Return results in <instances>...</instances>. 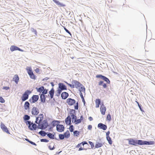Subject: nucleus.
<instances>
[{
  "mask_svg": "<svg viewBox=\"0 0 155 155\" xmlns=\"http://www.w3.org/2000/svg\"><path fill=\"white\" fill-rule=\"evenodd\" d=\"M73 123L75 124H78L81 122V120L77 119V116L75 111L71 109L68 114L67 117L65 118V121L67 125H70L71 124V120Z\"/></svg>",
  "mask_w": 155,
  "mask_h": 155,
  "instance_id": "obj_1",
  "label": "nucleus"
},
{
  "mask_svg": "<svg viewBox=\"0 0 155 155\" xmlns=\"http://www.w3.org/2000/svg\"><path fill=\"white\" fill-rule=\"evenodd\" d=\"M72 84L67 83V84L68 86L71 88H76L77 89L81 87L82 84L78 81L76 80H73L71 82Z\"/></svg>",
  "mask_w": 155,
  "mask_h": 155,
  "instance_id": "obj_2",
  "label": "nucleus"
},
{
  "mask_svg": "<svg viewBox=\"0 0 155 155\" xmlns=\"http://www.w3.org/2000/svg\"><path fill=\"white\" fill-rule=\"evenodd\" d=\"M31 91L29 90L26 91L23 94L22 97H21V100L22 101H24L28 98L29 95L31 93Z\"/></svg>",
  "mask_w": 155,
  "mask_h": 155,
  "instance_id": "obj_3",
  "label": "nucleus"
},
{
  "mask_svg": "<svg viewBox=\"0 0 155 155\" xmlns=\"http://www.w3.org/2000/svg\"><path fill=\"white\" fill-rule=\"evenodd\" d=\"M26 70L27 71V72L29 75L30 78L32 79H35V77L33 72L31 68L27 67L26 68Z\"/></svg>",
  "mask_w": 155,
  "mask_h": 155,
  "instance_id": "obj_4",
  "label": "nucleus"
},
{
  "mask_svg": "<svg viewBox=\"0 0 155 155\" xmlns=\"http://www.w3.org/2000/svg\"><path fill=\"white\" fill-rule=\"evenodd\" d=\"M38 124V127L41 129H45L48 126V123L45 121L40 123V124Z\"/></svg>",
  "mask_w": 155,
  "mask_h": 155,
  "instance_id": "obj_5",
  "label": "nucleus"
},
{
  "mask_svg": "<svg viewBox=\"0 0 155 155\" xmlns=\"http://www.w3.org/2000/svg\"><path fill=\"white\" fill-rule=\"evenodd\" d=\"M39 112V109L37 107H33L31 110V113L32 115L36 116Z\"/></svg>",
  "mask_w": 155,
  "mask_h": 155,
  "instance_id": "obj_6",
  "label": "nucleus"
},
{
  "mask_svg": "<svg viewBox=\"0 0 155 155\" xmlns=\"http://www.w3.org/2000/svg\"><path fill=\"white\" fill-rule=\"evenodd\" d=\"M96 77L97 78H100L106 82L108 84H110V81L106 77L101 74H98L96 75Z\"/></svg>",
  "mask_w": 155,
  "mask_h": 155,
  "instance_id": "obj_7",
  "label": "nucleus"
},
{
  "mask_svg": "<svg viewBox=\"0 0 155 155\" xmlns=\"http://www.w3.org/2000/svg\"><path fill=\"white\" fill-rule=\"evenodd\" d=\"M39 98V96L38 95H33L29 100V101L31 103H35L37 102Z\"/></svg>",
  "mask_w": 155,
  "mask_h": 155,
  "instance_id": "obj_8",
  "label": "nucleus"
},
{
  "mask_svg": "<svg viewBox=\"0 0 155 155\" xmlns=\"http://www.w3.org/2000/svg\"><path fill=\"white\" fill-rule=\"evenodd\" d=\"M44 115L42 114H40L39 116L36 118L35 123L37 124H40V123L41 122L43 119Z\"/></svg>",
  "mask_w": 155,
  "mask_h": 155,
  "instance_id": "obj_9",
  "label": "nucleus"
},
{
  "mask_svg": "<svg viewBox=\"0 0 155 155\" xmlns=\"http://www.w3.org/2000/svg\"><path fill=\"white\" fill-rule=\"evenodd\" d=\"M128 142V143L129 145H133L134 146H137V140L134 139H129L127 140Z\"/></svg>",
  "mask_w": 155,
  "mask_h": 155,
  "instance_id": "obj_10",
  "label": "nucleus"
},
{
  "mask_svg": "<svg viewBox=\"0 0 155 155\" xmlns=\"http://www.w3.org/2000/svg\"><path fill=\"white\" fill-rule=\"evenodd\" d=\"M10 49L11 51L12 52L16 50H18L21 52L24 51L23 50L20 49L17 46L15 45L11 46L10 47Z\"/></svg>",
  "mask_w": 155,
  "mask_h": 155,
  "instance_id": "obj_11",
  "label": "nucleus"
},
{
  "mask_svg": "<svg viewBox=\"0 0 155 155\" xmlns=\"http://www.w3.org/2000/svg\"><path fill=\"white\" fill-rule=\"evenodd\" d=\"M57 130L59 132H61L64 131V127L62 125L58 124L57 125Z\"/></svg>",
  "mask_w": 155,
  "mask_h": 155,
  "instance_id": "obj_12",
  "label": "nucleus"
},
{
  "mask_svg": "<svg viewBox=\"0 0 155 155\" xmlns=\"http://www.w3.org/2000/svg\"><path fill=\"white\" fill-rule=\"evenodd\" d=\"M79 91H80V96L82 100V101L83 102H85L83 96L82 92L84 93H85V89L84 87H81V89L79 90Z\"/></svg>",
  "mask_w": 155,
  "mask_h": 155,
  "instance_id": "obj_13",
  "label": "nucleus"
},
{
  "mask_svg": "<svg viewBox=\"0 0 155 155\" xmlns=\"http://www.w3.org/2000/svg\"><path fill=\"white\" fill-rule=\"evenodd\" d=\"M75 101L71 98H68L67 100V102L68 104L70 105H72L75 103Z\"/></svg>",
  "mask_w": 155,
  "mask_h": 155,
  "instance_id": "obj_14",
  "label": "nucleus"
},
{
  "mask_svg": "<svg viewBox=\"0 0 155 155\" xmlns=\"http://www.w3.org/2000/svg\"><path fill=\"white\" fill-rule=\"evenodd\" d=\"M1 127L3 131L6 132L7 134H10L7 127L2 123H1Z\"/></svg>",
  "mask_w": 155,
  "mask_h": 155,
  "instance_id": "obj_15",
  "label": "nucleus"
},
{
  "mask_svg": "<svg viewBox=\"0 0 155 155\" xmlns=\"http://www.w3.org/2000/svg\"><path fill=\"white\" fill-rule=\"evenodd\" d=\"M31 125H29L28 126V128L31 130H35L37 128V125L35 124L31 123Z\"/></svg>",
  "mask_w": 155,
  "mask_h": 155,
  "instance_id": "obj_16",
  "label": "nucleus"
},
{
  "mask_svg": "<svg viewBox=\"0 0 155 155\" xmlns=\"http://www.w3.org/2000/svg\"><path fill=\"white\" fill-rule=\"evenodd\" d=\"M106 110V107L103 104L101 105L100 107V111L102 114H105Z\"/></svg>",
  "mask_w": 155,
  "mask_h": 155,
  "instance_id": "obj_17",
  "label": "nucleus"
},
{
  "mask_svg": "<svg viewBox=\"0 0 155 155\" xmlns=\"http://www.w3.org/2000/svg\"><path fill=\"white\" fill-rule=\"evenodd\" d=\"M98 127H100L101 129H102L104 130H105L107 128V126L106 125L101 123L98 124Z\"/></svg>",
  "mask_w": 155,
  "mask_h": 155,
  "instance_id": "obj_18",
  "label": "nucleus"
},
{
  "mask_svg": "<svg viewBox=\"0 0 155 155\" xmlns=\"http://www.w3.org/2000/svg\"><path fill=\"white\" fill-rule=\"evenodd\" d=\"M68 93L65 92H63L61 94V97L63 99H66L68 96Z\"/></svg>",
  "mask_w": 155,
  "mask_h": 155,
  "instance_id": "obj_19",
  "label": "nucleus"
},
{
  "mask_svg": "<svg viewBox=\"0 0 155 155\" xmlns=\"http://www.w3.org/2000/svg\"><path fill=\"white\" fill-rule=\"evenodd\" d=\"M13 80L16 84H17L19 80V77L18 75L17 74L15 75L13 78Z\"/></svg>",
  "mask_w": 155,
  "mask_h": 155,
  "instance_id": "obj_20",
  "label": "nucleus"
},
{
  "mask_svg": "<svg viewBox=\"0 0 155 155\" xmlns=\"http://www.w3.org/2000/svg\"><path fill=\"white\" fill-rule=\"evenodd\" d=\"M58 86L59 88L62 90L67 89L66 87L63 83H59L58 84Z\"/></svg>",
  "mask_w": 155,
  "mask_h": 155,
  "instance_id": "obj_21",
  "label": "nucleus"
},
{
  "mask_svg": "<svg viewBox=\"0 0 155 155\" xmlns=\"http://www.w3.org/2000/svg\"><path fill=\"white\" fill-rule=\"evenodd\" d=\"M30 104L28 101H26L24 104V108L25 110H27L29 109Z\"/></svg>",
  "mask_w": 155,
  "mask_h": 155,
  "instance_id": "obj_22",
  "label": "nucleus"
},
{
  "mask_svg": "<svg viewBox=\"0 0 155 155\" xmlns=\"http://www.w3.org/2000/svg\"><path fill=\"white\" fill-rule=\"evenodd\" d=\"M53 1L56 3L58 5L61 7H64L65 5L60 2L56 0H53Z\"/></svg>",
  "mask_w": 155,
  "mask_h": 155,
  "instance_id": "obj_23",
  "label": "nucleus"
},
{
  "mask_svg": "<svg viewBox=\"0 0 155 155\" xmlns=\"http://www.w3.org/2000/svg\"><path fill=\"white\" fill-rule=\"evenodd\" d=\"M101 103V100L100 99H96L95 100L96 107L98 108L99 107V105Z\"/></svg>",
  "mask_w": 155,
  "mask_h": 155,
  "instance_id": "obj_24",
  "label": "nucleus"
},
{
  "mask_svg": "<svg viewBox=\"0 0 155 155\" xmlns=\"http://www.w3.org/2000/svg\"><path fill=\"white\" fill-rule=\"evenodd\" d=\"M145 141L141 140H137V145H145Z\"/></svg>",
  "mask_w": 155,
  "mask_h": 155,
  "instance_id": "obj_25",
  "label": "nucleus"
},
{
  "mask_svg": "<svg viewBox=\"0 0 155 155\" xmlns=\"http://www.w3.org/2000/svg\"><path fill=\"white\" fill-rule=\"evenodd\" d=\"M59 123L60 121H59L54 120L52 122L51 124L53 126L55 127V126H57V125H58V124Z\"/></svg>",
  "mask_w": 155,
  "mask_h": 155,
  "instance_id": "obj_26",
  "label": "nucleus"
},
{
  "mask_svg": "<svg viewBox=\"0 0 155 155\" xmlns=\"http://www.w3.org/2000/svg\"><path fill=\"white\" fill-rule=\"evenodd\" d=\"M98 85L99 86L101 85H103V87L104 88H106L107 87L106 84L104 83V82L102 81H100L98 83Z\"/></svg>",
  "mask_w": 155,
  "mask_h": 155,
  "instance_id": "obj_27",
  "label": "nucleus"
},
{
  "mask_svg": "<svg viewBox=\"0 0 155 155\" xmlns=\"http://www.w3.org/2000/svg\"><path fill=\"white\" fill-rule=\"evenodd\" d=\"M81 144H82V143H79L76 146V148H79L80 147L78 151H81V150H86V149L81 147Z\"/></svg>",
  "mask_w": 155,
  "mask_h": 155,
  "instance_id": "obj_28",
  "label": "nucleus"
},
{
  "mask_svg": "<svg viewBox=\"0 0 155 155\" xmlns=\"http://www.w3.org/2000/svg\"><path fill=\"white\" fill-rule=\"evenodd\" d=\"M49 93L50 95L51 98H53L54 94V91L53 88L51 89V90L49 91Z\"/></svg>",
  "mask_w": 155,
  "mask_h": 155,
  "instance_id": "obj_29",
  "label": "nucleus"
},
{
  "mask_svg": "<svg viewBox=\"0 0 155 155\" xmlns=\"http://www.w3.org/2000/svg\"><path fill=\"white\" fill-rule=\"evenodd\" d=\"M64 135L65 137L68 138L70 136V134L68 130H67L64 133Z\"/></svg>",
  "mask_w": 155,
  "mask_h": 155,
  "instance_id": "obj_30",
  "label": "nucleus"
},
{
  "mask_svg": "<svg viewBox=\"0 0 155 155\" xmlns=\"http://www.w3.org/2000/svg\"><path fill=\"white\" fill-rule=\"evenodd\" d=\"M40 98L42 102H44L45 101V95L41 94L40 95Z\"/></svg>",
  "mask_w": 155,
  "mask_h": 155,
  "instance_id": "obj_31",
  "label": "nucleus"
},
{
  "mask_svg": "<svg viewBox=\"0 0 155 155\" xmlns=\"http://www.w3.org/2000/svg\"><path fill=\"white\" fill-rule=\"evenodd\" d=\"M154 143V141H145V145H153Z\"/></svg>",
  "mask_w": 155,
  "mask_h": 155,
  "instance_id": "obj_32",
  "label": "nucleus"
},
{
  "mask_svg": "<svg viewBox=\"0 0 155 155\" xmlns=\"http://www.w3.org/2000/svg\"><path fill=\"white\" fill-rule=\"evenodd\" d=\"M47 136L50 139H54V135L52 134L49 133L47 134Z\"/></svg>",
  "mask_w": 155,
  "mask_h": 155,
  "instance_id": "obj_33",
  "label": "nucleus"
},
{
  "mask_svg": "<svg viewBox=\"0 0 155 155\" xmlns=\"http://www.w3.org/2000/svg\"><path fill=\"white\" fill-rule=\"evenodd\" d=\"M74 136L78 137L80 134V132L78 131L75 130L74 131Z\"/></svg>",
  "mask_w": 155,
  "mask_h": 155,
  "instance_id": "obj_34",
  "label": "nucleus"
},
{
  "mask_svg": "<svg viewBox=\"0 0 155 155\" xmlns=\"http://www.w3.org/2000/svg\"><path fill=\"white\" fill-rule=\"evenodd\" d=\"M102 143H97L96 144L95 147L96 148H98L102 147Z\"/></svg>",
  "mask_w": 155,
  "mask_h": 155,
  "instance_id": "obj_35",
  "label": "nucleus"
},
{
  "mask_svg": "<svg viewBox=\"0 0 155 155\" xmlns=\"http://www.w3.org/2000/svg\"><path fill=\"white\" fill-rule=\"evenodd\" d=\"M107 139L109 144H111L112 143V141L110 137L109 136L107 137Z\"/></svg>",
  "mask_w": 155,
  "mask_h": 155,
  "instance_id": "obj_36",
  "label": "nucleus"
},
{
  "mask_svg": "<svg viewBox=\"0 0 155 155\" xmlns=\"http://www.w3.org/2000/svg\"><path fill=\"white\" fill-rule=\"evenodd\" d=\"M44 89V86H41L37 89V91L38 92L41 93L42 92Z\"/></svg>",
  "mask_w": 155,
  "mask_h": 155,
  "instance_id": "obj_37",
  "label": "nucleus"
},
{
  "mask_svg": "<svg viewBox=\"0 0 155 155\" xmlns=\"http://www.w3.org/2000/svg\"><path fill=\"white\" fill-rule=\"evenodd\" d=\"M39 134L43 136H45L46 134V133L43 130H41L39 132Z\"/></svg>",
  "mask_w": 155,
  "mask_h": 155,
  "instance_id": "obj_38",
  "label": "nucleus"
},
{
  "mask_svg": "<svg viewBox=\"0 0 155 155\" xmlns=\"http://www.w3.org/2000/svg\"><path fill=\"white\" fill-rule=\"evenodd\" d=\"M107 120L110 121L111 120V115L110 114H108L106 117Z\"/></svg>",
  "mask_w": 155,
  "mask_h": 155,
  "instance_id": "obj_39",
  "label": "nucleus"
},
{
  "mask_svg": "<svg viewBox=\"0 0 155 155\" xmlns=\"http://www.w3.org/2000/svg\"><path fill=\"white\" fill-rule=\"evenodd\" d=\"M30 117L28 115H25L24 117V119L25 120H27L30 119Z\"/></svg>",
  "mask_w": 155,
  "mask_h": 155,
  "instance_id": "obj_40",
  "label": "nucleus"
},
{
  "mask_svg": "<svg viewBox=\"0 0 155 155\" xmlns=\"http://www.w3.org/2000/svg\"><path fill=\"white\" fill-rule=\"evenodd\" d=\"M59 138L61 140L64 139L65 137L64 134H60L59 135Z\"/></svg>",
  "mask_w": 155,
  "mask_h": 155,
  "instance_id": "obj_41",
  "label": "nucleus"
},
{
  "mask_svg": "<svg viewBox=\"0 0 155 155\" xmlns=\"http://www.w3.org/2000/svg\"><path fill=\"white\" fill-rule=\"evenodd\" d=\"M69 130L71 132H73L74 130V126L72 125L70 126L69 128Z\"/></svg>",
  "mask_w": 155,
  "mask_h": 155,
  "instance_id": "obj_42",
  "label": "nucleus"
},
{
  "mask_svg": "<svg viewBox=\"0 0 155 155\" xmlns=\"http://www.w3.org/2000/svg\"><path fill=\"white\" fill-rule=\"evenodd\" d=\"M48 91V90H47L44 89L42 92V94H43L44 95L46 94L47 93Z\"/></svg>",
  "mask_w": 155,
  "mask_h": 155,
  "instance_id": "obj_43",
  "label": "nucleus"
},
{
  "mask_svg": "<svg viewBox=\"0 0 155 155\" xmlns=\"http://www.w3.org/2000/svg\"><path fill=\"white\" fill-rule=\"evenodd\" d=\"M0 102L1 103H4L5 102L4 99L2 97H0Z\"/></svg>",
  "mask_w": 155,
  "mask_h": 155,
  "instance_id": "obj_44",
  "label": "nucleus"
},
{
  "mask_svg": "<svg viewBox=\"0 0 155 155\" xmlns=\"http://www.w3.org/2000/svg\"><path fill=\"white\" fill-rule=\"evenodd\" d=\"M41 142H48L49 141V140L46 139H41Z\"/></svg>",
  "mask_w": 155,
  "mask_h": 155,
  "instance_id": "obj_45",
  "label": "nucleus"
},
{
  "mask_svg": "<svg viewBox=\"0 0 155 155\" xmlns=\"http://www.w3.org/2000/svg\"><path fill=\"white\" fill-rule=\"evenodd\" d=\"M62 90H61V89H60L59 88L57 90V92H58V95H60V94L61 93V91Z\"/></svg>",
  "mask_w": 155,
  "mask_h": 155,
  "instance_id": "obj_46",
  "label": "nucleus"
},
{
  "mask_svg": "<svg viewBox=\"0 0 155 155\" xmlns=\"http://www.w3.org/2000/svg\"><path fill=\"white\" fill-rule=\"evenodd\" d=\"M137 103L138 105V106H139V108H140V110L141 111H143V110L142 109V108H141V106L139 104V103L137 101H135Z\"/></svg>",
  "mask_w": 155,
  "mask_h": 155,
  "instance_id": "obj_47",
  "label": "nucleus"
},
{
  "mask_svg": "<svg viewBox=\"0 0 155 155\" xmlns=\"http://www.w3.org/2000/svg\"><path fill=\"white\" fill-rule=\"evenodd\" d=\"M89 143H90V144L91 145V148H93L94 147V145L93 144V143L91 141H89Z\"/></svg>",
  "mask_w": 155,
  "mask_h": 155,
  "instance_id": "obj_48",
  "label": "nucleus"
},
{
  "mask_svg": "<svg viewBox=\"0 0 155 155\" xmlns=\"http://www.w3.org/2000/svg\"><path fill=\"white\" fill-rule=\"evenodd\" d=\"M31 123L30 121H27L26 122V124L28 125V126L29 125H31Z\"/></svg>",
  "mask_w": 155,
  "mask_h": 155,
  "instance_id": "obj_49",
  "label": "nucleus"
},
{
  "mask_svg": "<svg viewBox=\"0 0 155 155\" xmlns=\"http://www.w3.org/2000/svg\"><path fill=\"white\" fill-rule=\"evenodd\" d=\"M3 89L7 90L9 89V87H4L3 88Z\"/></svg>",
  "mask_w": 155,
  "mask_h": 155,
  "instance_id": "obj_50",
  "label": "nucleus"
},
{
  "mask_svg": "<svg viewBox=\"0 0 155 155\" xmlns=\"http://www.w3.org/2000/svg\"><path fill=\"white\" fill-rule=\"evenodd\" d=\"M76 104V105L74 106V108L76 110H78V102Z\"/></svg>",
  "mask_w": 155,
  "mask_h": 155,
  "instance_id": "obj_51",
  "label": "nucleus"
},
{
  "mask_svg": "<svg viewBox=\"0 0 155 155\" xmlns=\"http://www.w3.org/2000/svg\"><path fill=\"white\" fill-rule=\"evenodd\" d=\"M81 143L82 144L83 146H84V144H87V142H86V141H83V142H82Z\"/></svg>",
  "mask_w": 155,
  "mask_h": 155,
  "instance_id": "obj_52",
  "label": "nucleus"
},
{
  "mask_svg": "<svg viewBox=\"0 0 155 155\" xmlns=\"http://www.w3.org/2000/svg\"><path fill=\"white\" fill-rule=\"evenodd\" d=\"M35 71L36 73H38L39 72L40 70L39 69L37 68L35 70Z\"/></svg>",
  "mask_w": 155,
  "mask_h": 155,
  "instance_id": "obj_53",
  "label": "nucleus"
},
{
  "mask_svg": "<svg viewBox=\"0 0 155 155\" xmlns=\"http://www.w3.org/2000/svg\"><path fill=\"white\" fill-rule=\"evenodd\" d=\"M29 143L33 145H35V146L36 145L35 143L34 142H33L31 141H30Z\"/></svg>",
  "mask_w": 155,
  "mask_h": 155,
  "instance_id": "obj_54",
  "label": "nucleus"
},
{
  "mask_svg": "<svg viewBox=\"0 0 155 155\" xmlns=\"http://www.w3.org/2000/svg\"><path fill=\"white\" fill-rule=\"evenodd\" d=\"M48 147L50 150H51L54 149V147H52L51 145H49L48 146Z\"/></svg>",
  "mask_w": 155,
  "mask_h": 155,
  "instance_id": "obj_55",
  "label": "nucleus"
},
{
  "mask_svg": "<svg viewBox=\"0 0 155 155\" xmlns=\"http://www.w3.org/2000/svg\"><path fill=\"white\" fill-rule=\"evenodd\" d=\"M92 128V126L91 125H89L88 126V129L89 130H91Z\"/></svg>",
  "mask_w": 155,
  "mask_h": 155,
  "instance_id": "obj_56",
  "label": "nucleus"
},
{
  "mask_svg": "<svg viewBox=\"0 0 155 155\" xmlns=\"http://www.w3.org/2000/svg\"><path fill=\"white\" fill-rule=\"evenodd\" d=\"M33 32L35 33L36 35H37V31L36 30L33 29Z\"/></svg>",
  "mask_w": 155,
  "mask_h": 155,
  "instance_id": "obj_57",
  "label": "nucleus"
},
{
  "mask_svg": "<svg viewBox=\"0 0 155 155\" xmlns=\"http://www.w3.org/2000/svg\"><path fill=\"white\" fill-rule=\"evenodd\" d=\"M88 119L90 121H92L93 120L92 117H89L88 118Z\"/></svg>",
  "mask_w": 155,
  "mask_h": 155,
  "instance_id": "obj_58",
  "label": "nucleus"
},
{
  "mask_svg": "<svg viewBox=\"0 0 155 155\" xmlns=\"http://www.w3.org/2000/svg\"><path fill=\"white\" fill-rule=\"evenodd\" d=\"M110 134V132L109 131H108V132H107L106 133V136L108 137L109 136V135Z\"/></svg>",
  "mask_w": 155,
  "mask_h": 155,
  "instance_id": "obj_59",
  "label": "nucleus"
},
{
  "mask_svg": "<svg viewBox=\"0 0 155 155\" xmlns=\"http://www.w3.org/2000/svg\"><path fill=\"white\" fill-rule=\"evenodd\" d=\"M80 120H81V121L82 120H83V117L82 116H81V117L80 119H79Z\"/></svg>",
  "mask_w": 155,
  "mask_h": 155,
  "instance_id": "obj_60",
  "label": "nucleus"
},
{
  "mask_svg": "<svg viewBox=\"0 0 155 155\" xmlns=\"http://www.w3.org/2000/svg\"><path fill=\"white\" fill-rule=\"evenodd\" d=\"M64 30L66 31L67 32H68V29H66V28H65V27H64Z\"/></svg>",
  "mask_w": 155,
  "mask_h": 155,
  "instance_id": "obj_61",
  "label": "nucleus"
},
{
  "mask_svg": "<svg viewBox=\"0 0 155 155\" xmlns=\"http://www.w3.org/2000/svg\"><path fill=\"white\" fill-rule=\"evenodd\" d=\"M25 140L29 143L30 141L28 139H27V138H25Z\"/></svg>",
  "mask_w": 155,
  "mask_h": 155,
  "instance_id": "obj_62",
  "label": "nucleus"
},
{
  "mask_svg": "<svg viewBox=\"0 0 155 155\" xmlns=\"http://www.w3.org/2000/svg\"><path fill=\"white\" fill-rule=\"evenodd\" d=\"M67 33H68L69 34H70L71 36V32L68 31V32H67Z\"/></svg>",
  "mask_w": 155,
  "mask_h": 155,
  "instance_id": "obj_63",
  "label": "nucleus"
}]
</instances>
